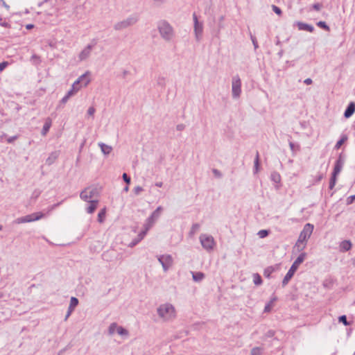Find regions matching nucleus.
I'll use <instances>...</instances> for the list:
<instances>
[{
    "label": "nucleus",
    "instance_id": "0eeeda50",
    "mask_svg": "<svg viewBox=\"0 0 355 355\" xmlns=\"http://www.w3.org/2000/svg\"><path fill=\"white\" fill-rule=\"evenodd\" d=\"M241 93V81L238 75L232 78V94L234 98H239Z\"/></svg>",
    "mask_w": 355,
    "mask_h": 355
},
{
    "label": "nucleus",
    "instance_id": "423d86ee",
    "mask_svg": "<svg viewBox=\"0 0 355 355\" xmlns=\"http://www.w3.org/2000/svg\"><path fill=\"white\" fill-rule=\"evenodd\" d=\"M200 243L204 249H205L207 251L212 250L214 248V246L215 245L214 239L211 235H207L205 234H202L200 236Z\"/></svg>",
    "mask_w": 355,
    "mask_h": 355
},
{
    "label": "nucleus",
    "instance_id": "ea45409f",
    "mask_svg": "<svg viewBox=\"0 0 355 355\" xmlns=\"http://www.w3.org/2000/svg\"><path fill=\"white\" fill-rule=\"evenodd\" d=\"M317 26H319L320 28H323L324 30L325 31H329V26L326 24L325 21H320L317 23Z\"/></svg>",
    "mask_w": 355,
    "mask_h": 355
},
{
    "label": "nucleus",
    "instance_id": "09e8293b",
    "mask_svg": "<svg viewBox=\"0 0 355 355\" xmlns=\"http://www.w3.org/2000/svg\"><path fill=\"white\" fill-rule=\"evenodd\" d=\"M143 188L140 186H137L134 188L133 192L136 196H138L140 194V193L143 191Z\"/></svg>",
    "mask_w": 355,
    "mask_h": 355
},
{
    "label": "nucleus",
    "instance_id": "9b49d317",
    "mask_svg": "<svg viewBox=\"0 0 355 355\" xmlns=\"http://www.w3.org/2000/svg\"><path fill=\"white\" fill-rule=\"evenodd\" d=\"M96 42L93 40L92 44H87L79 53L78 58L79 61L82 62L84 60H86L88 59L91 55L92 51L94 46L96 45Z\"/></svg>",
    "mask_w": 355,
    "mask_h": 355
},
{
    "label": "nucleus",
    "instance_id": "774afa93",
    "mask_svg": "<svg viewBox=\"0 0 355 355\" xmlns=\"http://www.w3.org/2000/svg\"><path fill=\"white\" fill-rule=\"evenodd\" d=\"M312 80L310 78H308L306 79H305L304 80V83L306 84V85H311L312 83Z\"/></svg>",
    "mask_w": 355,
    "mask_h": 355
},
{
    "label": "nucleus",
    "instance_id": "a18cd8bd",
    "mask_svg": "<svg viewBox=\"0 0 355 355\" xmlns=\"http://www.w3.org/2000/svg\"><path fill=\"white\" fill-rule=\"evenodd\" d=\"M153 224L151 222H149L147 219L144 225V228L146 231H148L152 227Z\"/></svg>",
    "mask_w": 355,
    "mask_h": 355
},
{
    "label": "nucleus",
    "instance_id": "864d4df0",
    "mask_svg": "<svg viewBox=\"0 0 355 355\" xmlns=\"http://www.w3.org/2000/svg\"><path fill=\"white\" fill-rule=\"evenodd\" d=\"M355 199V195L350 196L347 198V205H351L353 203L354 200Z\"/></svg>",
    "mask_w": 355,
    "mask_h": 355
},
{
    "label": "nucleus",
    "instance_id": "69168bd1",
    "mask_svg": "<svg viewBox=\"0 0 355 355\" xmlns=\"http://www.w3.org/2000/svg\"><path fill=\"white\" fill-rule=\"evenodd\" d=\"M153 1L156 3V5H157V6H160L162 4H164V3H165L167 1V0H153Z\"/></svg>",
    "mask_w": 355,
    "mask_h": 355
},
{
    "label": "nucleus",
    "instance_id": "dca6fc26",
    "mask_svg": "<svg viewBox=\"0 0 355 355\" xmlns=\"http://www.w3.org/2000/svg\"><path fill=\"white\" fill-rule=\"evenodd\" d=\"M355 112V103L354 102H350L349 105H347L345 112H344V116L345 118H349Z\"/></svg>",
    "mask_w": 355,
    "mask_h": 355
},
{
    "label": "nucleus",
    "instance_id": "7ed1b4c3",
    "mask_svg": "<svg viewBox=\"0 0 355 355\" xmlns=\"http://www.w3.org/2000/svg\"><path fill=\"white\" fill-rule=\"evenodd\" d=\"M306 257V252H302L297 257V258L293 262V263L292 264L290 269L288 270V271L287 272L286 275H285V277H284V279L282 280V286H285L286 285L288 284V282L291 280V279L294 275L295 271L297 270L298 266H300V264H301L304 261Z\"/></svg>",
    "mask_w": 355,
    "mask_h": 355
},
{
    "label": "nucleus",
    "instance_id": "bf43d9fd",
    "mask_svg": "<svg viewBox=\"0 0 355 355\" xmlns=\"http://www.w3.org/2000/svg\"><path fill=\"white\" fill-rule=\"evenodd\" d=\"M185 128V125L180 123L176 125V130L178 131H182Z\"/></svg>",
    "mask_w": 355,
    "mask_h": 355
},
{
    "label": "nucleus",
    "instance_id": "6ab92c4d",
    "mask_svg": "<svg viewBox=\"0 0 355 355\" xmlns=\"http://www.w3.org/2000/svg\"><path fill=\"white\" fill-rule=\"evenodd\" d=\"M343 162L341 160V159L340 157L336 161V162L335 164L334 171H333L332 174L337 175L340 172L341 168L343 167Z\"/></svg>",
    "mask_w": 355,
    "mask_h": 355
},
{
    "label": "nucleus",
    "instance_id": "3c124183",
    "mask_svg": "<svg viewBox=\"0 0 355 355\" xmlns=\"http://www.w3.org/2000/svg\"><path fill=\"white\" fill-rule=\"evenodd\" d=\"M272 10H273V11H274L277 15H280L282 13V10H281L279 7H277V6H275V5H272Z\"/></svg>",
    "mask_w": 355,
    "mask_h": 355
},
{
    "label": "nucleus",
    "instance_id": "603ef678",
    "mask_svg": "<svg viewBox=\"0 0 355 355\" xmlns=\"http://www.w3.org/2000/svg\"><path fill=\"white\" fill-rule=\"evenodd\" d=\"M147 231H146L145 230H142L138 235H137V237L139 238V240H142L144 236H146V234H147Z\"/></svg>",
    "mask_w": 355,
    "mask_h": 355
},
{
    "label": "nucleus",
    "instance_id": "4d7b16f0",
    "mask_svg": "<svg viewBox=\"0 0 355 355\" xmlns=\"http://www.w3.org/2000/svg\"><path fill=\"white\" fill-rule=\"evenodd\" d=\"M312 8L313 9L318 11L321 9L322 8V5L319 3H314L313 6H312Z\"/></svg>",
    "mask_w": 355,
    "mask_h": 355
},
{
    "label": "nucleus",
    "instance_id": "a878e982",
    "mask_svg": "<svg viewBox=\"0 0 355 355\" xmlns=\"http://www.w3.org/2000/svg\"><path fill=\"white\" fill-rule=\"evenodd\" d=\"M270 180L275 183H279L281 181V175L278 172L273 171L271 173Z\"/></svg>",
    "mask_w": 355,
    "mask_h": 355
},
{
    "label": "nucleus",
    "instance_id": "4be33fe9",
    "mask_svg": "<svg viewBox=\"0 0 355 355\" xmlns=\"http://www.w3.org/2000/svg\"><path fill=\"white\" fill-rule=\"evenodd\" d=\"M88 202L90 203V205L87 208V212L88 214H92L93 212H94V211L97 208V205H98V201L97 200H94L92 201H88Z\"/></svg>",
    "mask_w": 355,
    "mask_h": 355
},
{
    "label": "nucleus",
    "instance_id": "6e6552de",
    "mask_svg": "<svg viewBox=\"0 0 355 355\" xmlns=\"http://www.w3.org/2000/svg\"><path fill=\"white\" fill-rule=\"evenodd\" d=\"M157 259L165 272H166L173 265V260L171 254H162L158 256Z\"/></svg>",
    "mask_w": 355,
    "mask_h": 355
},
{
    "label": "nucleus",
    "instance_id": "4c0bfd02",
    "mask_svg": "<svg viewBox=\"0 0 355 355\" xmlns=\"http://www.w3.org/2000/svg\"><path fill=\"white\" fill-rule=\"evenodd\" d=\"M117 328H118V326H117L116 323H115V322L112 323L109 327V334L110 335H112L113 334H114L115 331H117Z\"/></svg>",
    "mask_w": 355,
    "mask_h": 355
},
{
    "label": "nucleus",
    "instance_id": "c9c22d12",
    "mask_svg": "<svg viewBox=\"0 0 355 355\" xmlns=\"http://www.w3.org/2000/svg\"><path fill=\"white\" fill-rule=\"evenodd\" d=\"M263 349L259 347H253L251 349V354L252 355H261L262 353Z\"/></svg>",
    "mask_w": 355,
    "mask_h": 355
},
{
    "label": "nucleus",
    "instance_id": "a19ab883",
    "mask_svg": "<svg viewBox=\"0 0 355 355\" xmlns=\"http://www.w3.org/2000/svg\"><path fill=\"white\" fill-rule=\"evenodd\" d=\"M338 321L340 322H342L344 325L348 326L349 325V323L348 322L347 320V317L345 315H343L338 318Z\"/></svg>",
    "mask_w": 355,
    "mask_h": 355
},
{
    "label": "nucleus",
    "instance_id": "393cba45",
    "mask_svg": "<svg viewBox=\"0 0 355 355\" xmlns=\"http://www.w3.org/2000/svg\"><path fill=\"white\" fill-rule=\"evenodd\" d=\"M348 139V137L347 135H342L340 139L337 141L335 145V149H339L340 146Z\"/></svg>",
    "mask_w": 355,
    "mask_h": 355
},
{
    "label": "nucleus",
    "instance_id": "2f4dec72",
    "mask_svg": "<svg viewBox=\"0 0 355 355\" xmlns=\"http://www.w3.org/2000/svg\"><path fill=\"white\" fill-rule=\"evenodd\" d=\"M200 227V224L198 223L193 224L189 232V235L191 236H193L199 230Z\"/></svg>",
    "mask_w": 355,
    "mask_h": 355
},
{
    "label": "nucleus",
    "instance_id": "c85d7f7f",
    "mask_svg": "<svg viewBox=\"0 0 355 355\" xmlns=\"http://www.w3.org/2000/svg\"><path fill=\"white\" fill-rule=\"evenodd\" d=\"M31 62L35 66H38L40 64L42 60L39 55H37L36 54H33L31 58Z\"/></svg>",
    "mask_w": 355,
    "mask_h": 355
},
{
    "label": "nucleus",
    "instance_id": "ddd939ff",
    "mask_svg": "<svg viewBox=\"0 0 355 355\" xmlns=\"http://www.w3.org/2000/svg\"><path fill=\"white\" fill-rule=\"evenodd\" d=\"M295 24L297 25V28L300 31H306L312 33L314 31V27L309 24H306L302 21H295Z\"/></svg>",
    "mask_w": 355,
    "mask_h": 355
},
{
    "label": "nucleus",
    "instance_id": "052dcab7",
    "mask_svg": "<svg viewBox=\"0 0 355 355\" xmlns=\"http://www.w3.org/2000/svg\"><path fill=\"white\" fill-rule=\"evenodd\" d=\"M8 63V62H2L0 63V71H3L7 66Z\"/></svg>",
    "mask_w": 355,
    "mask_h": 355
},
{
    "label": "nucleus",
    "instance_id": "f257e3e1",
    "mask_svg": "<svg viewBox=\"0 0 355 355\" xmlns=\"http://www.w3.org/2000/svg\"><path fill=\"white\" fill-rule=\"evenodd\" d=\"M157 29L161 37L167 42H171L175 37L173 26L166 20L158 21Z\"/></svg>",
    "mask_w": 355,
    "mask_h": 355
},
{
    "label": "nucleus",
    "instance_id": "13d9d810",
    "mask_svg": "<svg viewBox=\"0 0 355 355\" xmlns=\"http://www.w3.org/2000/svg\"><path fill=\"white\" fill-rule=\"evenodd\" d=\"M17 138H18V136L15 135V136L8 137L7 139V141H8V143L10 144V143H12L14 141H15Z\"/></svg>",
    "mask_w": 355,
    "mask_h": 355
},
{
    "label": "nucleus",
    "instance_id": "a211bd4d",
    "mask_svg": "<svg viewBox=\"0 0 355 355\" xmlns=\"http://www.w3.org/2000/svg\"><path fill=\"white\" fill-rule=\"evenodd\" d=\"M98 146L101 148V152L105 155H109L112 152V146H108V145H107V144H105L104 143L100 142V143H98Z\"/></svg>",
    "mask_w": 355,
    "mask_h": 355
},
{
    "label": "nucleus",
    "instance_id": "4468645a",
    "mask_svg": "<svg viewBox=\"0 0 355 355\" xmlns=\"http://www.w3.org/2000/svg\"><path fill=\"white\" fill-rule=\"evenodd\" d=\"M162 210V207L161 206H159L147 218V220L154 225L155 221L159 218Z\"/></svg>",
    "mask_w": 355,
    "mask_h": 355
},
{
    "label": "nucleus",
    "instance_id": "8fccbe9b",
    "mask_svg": "<svg viewBox=\"0 0 355 355\" xmlns=\"http://www.w3.org/2000/svg\"><path fill=\"white\" fill-rule=\"evenodd\" d=\"M141 241V240H139V238L137 236L135 239H134L128 245L129 247L132 248L135 246L137 243H139Z\"/></svg>",
    "mask_w": 355,
    "mask_h": 355
},
{
    "label": "nucleus",
    "instance_id": "5fc2aeb1",
    "mask_svg": "<svg viewBox=\"0 0 355 355\" xmlns=\"http://www.w3.org/2000/svg\"><path fill=\"white\" fill-rule=\"evenodd\" d=\"M212 172L214 173V175L217 177V178H221L222 177V173H220V171H218V169H216V168H214L212 170Z\"/></svg>",
    "mask_w": 355,
    "mask_h": 355
},
{
    "label": "nucleus",
    "instance_id": "e433bc0d",
    "mask_svg": "<svg viewBox=\"0 0 355 355\" xmlns=\"http://www.w3.org/2000/svg\"><path fill=\"white\" fill-rule=\"evenodd\" d=\"M78 300L75 297H71L69 306L74 309L75 307L78 305Z\"/></svg>",
    "mask_w": 355,
    "mask_h": 355
},
{
    "label": "nucleus",
    "instance_id": "1a4fd4ad",
    "mask_svg": "<svg viewBox=\"0 0 355 355\" xmlns=\"http://www.w3.org/2000/svg\"><path fill=\"white\" fill-rule=\"evenodd\" d=\"M97 195L98 190L96 188L88 187L81 191L80 197L84 201H92L91 199Z\"/></svg>",
    "mask_w": 355,
    "mask_h": 355
},
{
    "label": "nucleus",
    "instance_id": "b1692460",
    "mask_svg": "<svg viewBox=\"0 0 355 355\" xmlns=\"http://www.w3.org/2000/svg\"><path fill=\"white\" fill-rule=\"evenodd\" d=\"M191 273L193 281L197 282L202 281L205 277V274L201 272H191Z\"/></svg>",
    "mask_w": 355,
    "mask_h": 355
},
{
    "label": "nucleus",
    "instance_id": "f704fd0d",
    "mask_svg": "<svg viewBox=\"0 0 355 355\" xmlns=\"http://www.w3.org/2000/svg\"><path fill=\"white\" fill-rule=\"evenodd\" d=\"M274 272V268L272 266L266 268L263 271V275L269 278L270 275Z\"/></svg>",
    "mask_w": 355,
    "mask_h": 355
},
{
    "label": "nucleus",
    "instance_id": "f8f14e48",
    "mask_svg": "<svg viewBox=\"0 0 355 355\" xmlns=\"http://www.w3.org/2000/svg\"><path fill=\"white\" fill-rule=\"evenodd\" d=\"M89 76L90 72L87 71L84 74L81 75L76 81H78V83L81 85V86L86 87L91 81Z\"/></svg>",
    "mask_w": 355,
    "mask_h": 355
},
{
    "label": "nucleus",
    "instance_id": "58836bf2",
    "mask_svg": "<svg viewBox=\"0 0 355 355\" xmlns=\"http://www.w3.org/2000/svg\"><path fill=\"white\" fill-rule=\"evenodd\" d=\"M117 333H118V334H119L121 336H128V330H126L125 329H124L122 327H119V326L117 328Z\"/></svg>",
    "mask_w": 355,
    "mask_h": 355
},
{
    "label": "nucleus",
    "instance_id": "7c9ffc66",
    "mask_svg": "<svg viewBox=\"0 0 355 355\" xmlns=\"http://www.w3.org/2000/svg\"><path fill=\"white\" fill-rule=\"evenodd\" d=\"M253 282L255 285L259 286L262 284L261 277L258 273L253 274Z\"/></svg>",
    "mask_w": 355,
    "mask_h": 355
},
{
    "label": "nucleus",
    "instance_id": "c756f323",
    "mask_svg": "<svg viewBox=\"0 0 355 355\" xmlns=\"http://www.w3.org/2000/svg\"><path fill=\"white\" fill-rule=\"evenodd\" d=\"M259 170V155L257 152L256 157L254 162V173H257Z\"/></svg>",
    "mask_w": 355,
    "mask_h": 355
},
{
    "label": "nucleus",
    "instance_id": "9d476101",
    "mask_svg": "<svg viewBox=\"0 0 355 355\" xmlns=\"http://www.w3.org/2000/svg\"><path fill=\"white\" fill-rule=\"evenodd\" d=\"M313 230V225L311 223H306L304 227L302 232L300 234V236L298 237V239L300 240V241H304L306 242V241L310 238L312 232Z\"/></svg>",
    "mask_w": 355,
    "mask_h": 355
},
{
    "label": "nucleus",
    "instance_id": "72a5a7b5",
    "mask_svg": "<svg viewBox=\"0 0 355 355\" xmlns=\"http://www.w3.org/2000/svg\"><path fill=\"white\" fill-rule=\"evenodd\" d=\"M336 175L331 174V177L329 181V188L333 189L336 183Z\"/></svg>",
    "mask_w": 355,
    "mask_h": 355
},
{
    "label": "nucleus",
    "instance_id": "e2e57ef3",
    "mask_svg": "<svg viewBox=\"0 0 355 355\" xmlns=\"http://www.w3.org/2000/svg\"><path fill=\"white\" fill-rule=\"evenodd\" d=\"M94 112H95V109L94 107H89V109L87 110V114L89 115L92 116V115H94Z\"/></svg>",
    "mask_w": 355,
    "mask_h": 355
},
{
    "label": "nucleus",
    "instance_id": "2eb2a0df",
    "mask_svg": "<svg viewBox=\"0 0 355 355\" xmlns=\"http://www.w3.org/2000/svg\"><path fill=\"white\" fill-rule=\"evenodd\" d=\"M194 34L196 37V40L199 42L202 37L203 33V24L202 23L194 25Z\"/></svg>",
    "mask_w": 355,
    "mask_h": 355
},
{
    "label": "nucleus",
    "instance_id": "20e7f679",
    "mask_svg": "<svg viewBox=\"0 0 355 355\" xmlns=\"http://www.w3.org/2000/svg\"><path fill=\"white\" fill-rule=\"evenodd\" d=\"M137 20V18L135 16L128 17V18L116 23L114 25V29L116 31H122L136 24Z\"/></svg>",
    "mask_w": 355,
    "mask_h": 355
},
{
    "label": "nucleus",
    "instance_id": "bb28decb",
    "mask_svg": "<svg viewBox=\"0 0 355 355\" xmlns=\"http://www.w3.org/2000/svg\"><path fill=\"white\" fill-rule=\"evenodd\" d=\"M156 83L158 86L164 88L166 85V78L162 76H158L156 78Z\"/></svg>",
    "mask_w": 355,
    "mask_h": 355
},
{
    "label": "nucleus",
    "instance_id": "f03ea898",
    "mask_svg": "<svg viewBox=\"0 0 355 355\" xmlns=\"http://www.w3.org/2000/svg\"><path fill=\"white\" fill-rule=\"evenodd\" d=\"M158 315L164 321L173 320L175 315V307L169 303L161 304L157 309Z\"/></svg>",
    "mask_w": 355,
    "mask_h": 355
},
{
    "label": "nucleus",
    "instance_id": "473e14b6",
    "mask_svg": "<svg viewBox=\"0 0 355 355\" xmlns=\"http://www.w3.org/2000/svg\"><path fill=\"white\" fill-rule=\"evenodd\" d=\"M105 214H106V209H105V208L102 209L99 211V213H98V221L99 223H103V222L104 218H105Z\"/></svg>",
    "mask_w": 355,
    "mask_h": 355
},
{
    "label": "nucleus",
    "instance_id": "f3484780",
    "mask_svg": "<svg viewBox=\"0 0 355 355\" xmlns=\"http://www.w3.org/2000/svg\"><path fill=\"white\" fill-rule=\"evenodd\" d=\"M59 155H60L59 151L52 152L49 155V156L47 157V159H46V164L49 166H51V164H53L55 162V160L58 159V157H59Z\"/></svg>",
    "mask_w": 355,
    "mask_h": 355
},
{
    "label": "nucleus",
    "instance_id": "de8ad7c7",
    "mask_svg": "<svg viewBox=\"0 0 355 355\" xmlns=\"http://www.w3.org/2000/svg\"><path fill=\"white\" fill-rule=\"evenodd\" d=\"M123 181L128 185L130 184V178L127 173H124L122 175Z\"/></svg>",
    "mask_w": 355,
    "mask_h": 355
},
{
    "label": "nucleus",
    "instance_id": "c03bdc74",
    "mask_svg": "<svg viewBox=\"0 0 355 355\" xmlns=\"http://www.w3.org/2000/svg\"><path fill=\"white\" fill-rule=\"evenodd\" d=\"M250 39L253 44L254 50H257L259 48L258 42H257L256 37L254 36H253L251 33H250Z\"/></svg>",
    "mask_w": 355,
    "mask_h": 355
},
{
    "label": "nucleus",
    "instance_id": "cd10ccee",
    "mask_svg": "<svg viewBox=\"0 0 355 355\" xmlns=\"http://www.w3.org/2000/svg\"><path fill=\"white\" fill-rule=\"evenodd\" d=\"M277 298L275 296L272 297L270 299V302L267 304H266V306L264 307V312H269V311H270L273 303L275 301H277Z\"/></svg>",
    "mask_w": 355,
    "mask_h": 355
},
{
    "label": "nucleus",
    "instance_id": "0e129e2a",
    "mask_svg": "<svg viewBox=\"0 0 355 355\" xmlns=\"http://www.w3.org/2000/svg\"><path fill=\"white\" fill-rule=\"evenodd\" d=\"M76 93V92H75L73 89H72L71 88L70 90L68 91V92L67 93V96L70 98L71 96H73Z\"/></svg>",
    "mask_w": 355,
    "mask_h": 355
},
{
    "label": "nucleus",
    "instance_id": "412c9836",
    "mask_svg": "<svg viewBox=\"0 0 355 355\" xmlns=\"http://www.w3.org/2000/svg\"><path fill=\"white\" fill-rule=\"evenodd\" d=\"M51 126V120L49 118H48V119H46V120L43 125L42 132H41V133L43 136H45L47 134Z\"/></svg>",
    "mask_w": 355,
    "mask_h": 355
},
{
    "label": "nucleus",
    "instance_id": "5701e85b",
    "mask_svg": "<svg viewBox=\"0 0 355 355\" xmlns=\"http://www.w3.org/2000/svg\"><path fill=\"white\" fill-rule=\"evenodd\" d=\"M340 248L343 252H347L351 249L352 243L347 240L343 241L341 242Z\"/></svg>",
    "mask_w": 355,
    "mask_h": 355
},
{
    "label": "nucleus",
    "instance_id": "6e6d98bb",
    "mask_svg": "<svg viewBox=\"0 0 355 355\" xmlns=\"http://www.w3.org/2000/svg\"><path fill=\"white\" fill-rule=\"evenodd\" d=\"M73 310H74L73 309H72L69 306L68 307V311H67V313L64 318L65 321L68 319V318L70 316V315L71 314V313L73 312Z\"/></svg>",
    "mask_w": 355,
    "mask_h": 355
},
{
    "label": "nucleus",
    "instance_id": "37998d69",
    "mask_svg": "<svg viewBox=\"0 0 355 355\" xmlns=\"http://www.w3.org/2000/svg\"><path fill=\"white\" fill-rule=\"evenodd\" d=\"M268 234L269 231L266 230H262L258 232V235L259 236L260 238H265L268 235Z\"/></svg>",
    "mask_w": 355,
    "mask_h": 355
},
{
    "label": "nucleus",
    "instance_id": "79ce46f5",
    "mask_svg": "<svg viewBox=\"0 0 355 355\" xmlns=\"http://www.w3.org/2000/svg\"><path fill=\"white\" fill-rule=\"evenodd\" d=\"M83 86H81V85H80L78 83V81H75L73 85H72V87H71V89H73L75 92H78L80 90V89Z\"/></svg>",
    "mask_w": 355,
    "mask_h": 355
},
{
    "label": "nucleus",
    "instance_id": "338daca9",
    "mask_svg": "<svg viewBox=\"0 0 355 355\" xmlns=\"http://www.w3.org/2000/svg\"><path fill=\"white\" fill-rule=\"evenodd\" d=\"M69 98L67 95H65V96H64L61 99L60 102H61L62 103H63V104H65V103L68 101Z\"/></svg>",
    "mask_w": 355,
    "mask_h": 355
},
{
    "label": "nucleus",
    "instance_id": "49530a36",
    "mask_svg": "<svg viewBox=\"0 0 355 355\" xmlns=\"http://www.w3.org/2000/svg\"><path fill=\"white\" fill-rule=\"evenodd\" d=\"M153 224L151 222H149L147 219L144 225V228L146 231H148L152 227Z\"/></svg>",
    "mask_w": 355,
    "mask_h": 355
},
{
    "label": "nucleus",
    "instance_id": "39448f33",
    "mask_svg": "<svg viewBox=\"0 0 355 355\" xmlns=\"http://www.w3.org/2000/svg\"><path fill=\"white\" fill-rule=\"evenodd\" d=\"M44 214L42 212H35L25 216L19 217L15 220L17 224L31 223L42 218Z\"/></svg>",
    "mask_w": 355,
    "mask_h": 355
},
{
    "label": "nucleus",
    "instance_id": "680f3d73",
    "mask_svg": "<svg viewBox=\"0 0 355 355\" xmlns=\"http://www.w3.org/2000/svg\"><path fill=\"white\" fill-rule=\"evenodd\" d=\"M193 19L194 25L201 24L200 22L198 21V17L195 12L193 14Z\"/></svg>",
    "mask_w": 355,
    "mask_h": 355
},
{
    "label": "nucleus",
    "instance_id": "aec40b11",
    "mask_svg": "<svg viewBox=\"0 0 355 355\" xmlns=\"http://www.w3.org/2000/svg\"><path fill=\"white\" fill-rule=\"evenodd\" d=\"M306 242H304V241H300V240L297 239L294 248H293V250H296L297 252H301L305 248H306Z\"/></svg>",
    "mask_w": 355,
    "mask_h": 355
}]
</instances>
